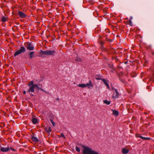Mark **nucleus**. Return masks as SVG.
<instances>
[{
  "label": "nucleus",
  "instance_id": "obj_36",
  "mask_svg": "<svg viewBox=\"0 0 154 154\" xmlns=\"http://www.w3.org/2000/svg\"><path fill=\"white\" fill-rule=\"evenodd\" d=\"M99 38L100 39H101V38H102V37L101 36H99Z\"/></svg>",
  "mask_w": 154,
  "mask_h": 154
},
{
  "label": "nucleus",
  "instance_id": "obj_27",
  "mask_svg": "<svg viewBox=\"0 0 154 154\" xmlns=\"http://www.w3.org/2000/svg\"><path fill=\"white\" fill-rule=\"evenodd\" d=\"M59 136L60 137H62L65 139L66 138L65 136L63 134V133H61V135Z\"/></svg>",
  "mask_w": 154,
  "mask_h": 154
},
{
  "label": "nucleus",
  "instance_id": "obj_16",
  "mask_svg": "<svg viewBox=\"0 0 154 154\" xmlns=\"http://www.w3.org/2000/svg\"><path fill=\"white\" fill-rule=\"evenodd\" d=\"M140 138H141V139H143L144 140H150L151 139V138L149 137H143L142 136L141 137H140Z\"/></svg>",
  "mask_w": 154,
  "mask_h": 154
},
{
  "label": "nucleus",
  "instance_id": "obj_23",
  "mask_svg": "<svg viewBox=\"0 0 154 154\" xmlns=\"http://www.w3.org/2000/svg\"><path fill=\"white\" fill-rule=\"evenodd\" d=\"M106 40L109 42H112L113 41V39H110L108 38H106Z\"/></svg>",
  "mask_w": 154,
  "mask_h": 154
},
{
  "label": "nucleus",
  "instance_id": "obj_31",
  "mask_svg": "<svg viewBox=\"0 0 154 154\" xmlns=\"http://www.w3.org/2000/svg\"><path fill=\"white\" fill-rule=\"evenodd\" d=\"M109 67L110 68L113 69V66L112 64H111L109 65Z\"/></svg>",
  "mask_w": 154,
  "mask_h": 154
},
{
  "label": "nucleus",
  "instance_id": "obj_13",
  "mask_svg": "<svg viewBox=\"0 0 154 154\" xmlns=\"http://www.w3.org/2000/svg\"><path fill=\"white\" fill-rule=\"evenodd\" d=\"M34 51H31L29 54L28 55L31 59H32L34 57Z\"/></svg>",
  "mask_w": 154,
  "mask_h": 154
},
{
  "label": "nucleus",
  "instance_id": "obj_39",
  "mask_svg": "<svg viewBox=\"0 0 154 154\" xmlns=\"http://www.w3.org/2000/svg\"><path fill=\"white\" fill-rule=\"evenodd\" d=\"M153 75H154V73H153Z\"/></svg>",
  "mask_w": 154,
  "mask_h": 154
},
{
  "label": "nucleus",
  "instance_id": "obj_29",
  "mask_svg": "<svg viewBox=\"0 0 154 154\" xmlns=\"http://www.w3.org/2000/svg\"><path fill=\"white\" fill-rule=\"evenodd\" d=\"M120 80L121 81V82H122L123 83H125L126 82L125 80H124V79H122L120 78Z\"/></svg>",
  "mask_w": 154,
  "mask_h": 154
},
{
  "label": "nucleus",
  "instance_id": "obj_32",
  "mask_svg": "<svg viewBox=\"0 0 154 154\" xmlns=\"http://www.w3.org/2000/svg\"><path fill=\"white\" fill-rule=\"evenodd\" d=\"M10 149H11V150H13V151H15H15H16V149H13L12 147H10Z\"/></svg>",
  "mask_w": 154,
  "mask_h": 154
},
{
  "label": "nucleus",
  "instance_id": "obj_35",
  "mask_svg": "<svg viewBox=\"0 0 154 154\" xmlns=\"http://www.w3.org/2000/svg\"><path fill=\"white\" fill-rule=\"evenodd\" d=\"M30 95L32 96H34V95L33 94H32V93H30Z\"/></svg>",
  "mask_w": 154,
  "mask_h": 154
},
{
  "label": "nucleus",
  "instance_id": "obj_25",
  "mask_svg": "<svg viewBox=\"0 0 154 154\" xmlns=\"http://www.w3.org/2000/svg\"><path fill=\"white\" fill-rule=\"evenodd\" d=\"M117 68L120 71H122V68L121 66H118L117 67Z\"/></svg>",
  "mask_w": 154,
  "mask_h": 154
},
{
  "label": "nucleus",
  "instance_id": "obj_30",
  "mask_svg": "<svg viewBox=\"0 0 154 154\" xmlns=\"http://www.w3.org/2000/svg\"><path fill=\"white\" fill-rule=\"evenodd\" d=\"M113 89H114L115 91V92L116 93V95H117V96L118 95H119V94H118V91H117V89H114V88H112Z\"/></svg>",
  "mask_w": 154,
  "mask_h": 154
},
{
  "label": "nucleus",
  "instance_id": "obj_14",
  "mask_svg": "<svg viewBox=\"0 0 154 154\" xmlns=\"http://www.w3.org/2000/svg\"><path fill=\"white\" fill-rule=\"evenodd\" d=\"M32 123L35 124L37 123L38 122L37 119L35 118H32Z\"/></svg>",
  "mask_w": 154,
  "mask_h": 154
},
{
  "label": "nucleus",
  "instance_id": "obj_28",
  "mask_svg": "<svg viewBox=\"0 0 154 154\" xmlns=\"http://www.w3.org/2000/svg\"><path fill=\"white\" fill-rule=\"evenodd\" d=\"M136 136L137 137L140 138V137H141V136L139 134H136Z\"/></svg>",
  "mask_w": 154,
  "mask_h": 154
},
{
  "label": "nucleus",
  "instance_id": "obj_33",
  "mask_svg": "<svg viewBox=\"0 0 154 154\" xmlns=\"http://www.w3.org/2000/svg\"><path fill=\"white\" fill-rule=\"evenodd\" d=\"M26 92L25 91H23V93L24 94H26Z\"/></svg>",
  "mask_w": 154,
  "mask_h": 154
},
{
  "label": "nucleus",
  "instance_id": "obj_7",
  "mask_svg": "<svg viewBox=\"0 0 154 154\" xmlns=\"http://www.w3.org/2000/svg\"><path fill=\"white\" fill-rule=\"evenodd\" d=\"M102 80L104 84L107 86V88L108 89H109L110 87L107 82V81L108 82V81H106L104 79H102Z\"/></svg>",
  "mask_w": 154,
  "mask_h": 154
},
{
  "label": "nucleus",
  "instance_id": "obj_8",
  "mask_svg": "<svg viewBox=\"0 0 154 154\" xmlns=\"http://www.w3.org/2000/svg\"><path fill=\"white\" fill-rule=\"evenodd\" d=\"M31 139L34 142H38L39 141L38 139L34 136H32Z\"/></svg>",
  "mask_w": 154,
  "mask_h": 154
},
{
  "label": "nucleus",
  "instance_id": "obj_20",
  "mask_svg": "<svg viewBox=\"0 0 154 154\" xmlns=\"http://www.w3.org/2000/svg\"><path fill=\"white\" fill-rule=\"evenodd\" d=\"M50 121L51 122V123L53 126H55V125H56L55 123L53 121V120L52 119H50Z\"/></svg>",
  "mask_w": 154,
  "mask_h": 154
},
{
  "label": "nucleus",
  "instance_id": "obj_19",
  "mask_svg": "<svg viewBox=\"0 0 154 154\" xmlns=\"http://www.w3.org/2000/svg\"><path fill=\"white\" fill-rule=\"evenodd\" d=\"M78 86L79 87H82V88H84L85 87V84H79L78 85Z\"/></svg>",
  "mask_w": 154,
  "mask_h": 154
},
{
  "label": "nucleus",
  "instance_id": "obj_4",
  "mask_svg": "<svg viewBox=\"0 0 154 154\" xmlns=\"http://www.w3.org/2000/svg\"><path fill=\"white\" fill-rule=\"evenodd\" d=\"M27 45L25 46L27 50L29 51H32L34 50V47L31 42H27Z\"/></svg>",
  "mask_w": 154,
  "mask_h": 154
},
{
  "label": "nucleus",
  "instance_id": "obj_17",
  "mask_svg": "<svg viewBox=\"0 0 154 154\" xmlns=\"http://www.w3.org/2000/svg\"><path fill=\"white\" fill-rule=\"evenodd\" d=\"M95 78L97 80H102V79H101V76L99 75H96L95 77Z\"/></svg>",
  "mask_w": 154,
  "mask_h": 154
},
{
  "label": "nucleus",
  "instance_id": "obj_10",
  "mask_svg": "<svg viewBox=\"0 0 154 154\" xmlns=\"http://www.w3.org/2000/svg\"><path fill=\"white\" fill-rule=\"evenodd\" d=\"M45 130L48 133H50L51 130V127H48L45 128Z\"/></svg>",
  "mask_w": 154,
  "mask_h": 154
},
{
  "label": "nucleus",
  "instance_id": "obj_12",
  "mask_svg": "<svg viewBox=\"0 0 154 154\" xmlns=\"http://www.w3.org/2000/svg\"><path fill=\"white\" fill-rule=\"evenodd\" d=\"M1 20L2 22H5L8 21V19L6 17L3 16L1 18Z\"/></svg>",
  "mask_w": 154,
  "mask_h": 154
},
{
  "label": "nucleus",
  "instance_id": "obj_1",
  "mask_svg": "<svg viewBox=\"0 0 154 154\" xmlns=\"http://www.w3.org/2000/svg\"><path fill=\"white\" fill-rule=\"evenodd\" d=\"M28 86L29 87V88L27 91V92L29 93H34L35 92V88H36L37 89L40 90L42 91L46 92L45 91H44L41 88L39 87L37 84H34V82L33 81L29 82V84H28Z\"/></svg>",
  "mask_w": 154,
  "mask_h": 154
},
{
  "label": "nucleus",
  "instance_id": "obj_5",
  "mask_svg": "<svg viewBox=\"0 0 154 154\" xmlns=\"http://www.w3.org/2000/svg\"><path fill=\"white\" fill-rule=\"evenodd\" d=\"M18 14L19 16V17L22 18H25L26 17V15L22 11H19L18 13Z\"/></svg>",
  "mask_w": 154,
  "mask_h": 154
},
{
  "label": "nucleus",
  "instance_id": "obj_38",
  "mask_svg": "<svg viewBox=\"0 0 154 154\" xmlns=\"http://www.w3.org/2000/svg\"><path fill=\"white\" fill-rule=\"evenodd\" d=\"M117 37H119V36L118 35H117Z\"/></svg>",
  "mask_w": 154,
  "mask_h": 154
},
{
  "label": "nucleus",
  "instance_id": "obj_21",
  "mask_svg": "<svg viewBox=\"0 0 154 154\" xmlns=\"http://www.w3.org/2000/svg\"><path fill=\"white\" fill-rule=\"evenodd\" d=\"M128 23L131 26H132L133 24H132V22H131V18H130L129 20L128 21Z\"/></svg>",
  "mask_w": 154,
  "mask_h": 154
},
{
  "label": "nucleus",
  "instance_id": "obj_9",
  "mask_svg": "<svg viewBox=\"0 0 154 154\" xmlns=\"http://www.w3.org/2000/svg\"><path fill=\"white\" fill-rule=\"evenodd\" d=\"M85 87L88 86V88H89L90 87H93V85L92 84L90 80L89 81V83H87L86 84H85Z\"/></svg>",
  "mask_w": 154,
  "mask_h": 154
},
{
  "label": "nucleus",
  "instance_id": "obj_24",
  "mask_svg": "<svg viewBox=\"0 0 154 154\" xmlns=\"http://www.w3.org/2000/svg\"><path fill=\"white\" fill-rule=\"evenodd\" d=\"M104 42L103 41H101L100 42V44L101 46V47H103V44H104Z\"/></svg>",
  "mask_w": 154,
  "mask_h": 154
},
{
  "label": "nucleus",
  "instance_id": "obj_22",
  "mask_svg": "<svg viewBox=\"0 0 154 154\" xmlns=\"http://www.w3.org/2000/svg\"><path fill=\"white\" fill-rule=\"evenodd\" d=\"M75 61H77L79 62H81L82 61V59L79 58H77L75 60Z\"/></svg>",
  "mask_w": 154,
  "mask_h": 154
},
{
  "label": "nucleus",
  "instance_id": "obj_18",
  "mask_svg": "<svg viewBox=\"0 0 154 154\" xmlns=\"http://www.w3.org/2000/svg\"><path fill=\"white\" fill-rule=\"evenodd\" d=\"M103 103L107 105H109L110 104L111 102L109 101H108L107 100H103Z\"/></svg>",
  "mask_w": 154,
  "mask_h": 154
},
{
  "label": "nucleus",
  "instance_id": "obj_3",
  "mask_svg": "<svg viewBox=\"0 0 154 154\" xmlns=\"http://www.w3.org/2000/svg\"><path fill=\"white\" fill-rule=\"evenodd\" d=\"M26 49L23 46H22L20 48V49L17 51L14 54V56L15 57L22 53H23L26 51Z\"/></svg>",
  "mask_w": 154,
  "mask_h": 154
},
{
  "label": "nucleus",
  "instance_id": "obj_2",
  "mask_svg": "<svg viewBox=\"0 0 154 154\" xmlns=\"http://www.w3.org/2000/svg\"><path fill=\"white\" fill-rule=\"evenodd\" d=\"M56 53L55 51L54 50H46L43 51L41 50L39 52V54L42 55H52L54 56V55Z\"/></svg>",
  "mask_w": 154,
  "mask_h": 154
},
{
  "label": "nucleus",
  "instance_id": "obj_37",
  "mask_svg": "<svg viewBox=\"0 0 154 154\" xmlns=\"http://www.w3.org/2000/svg\"><path fill=\"white\" fill-rule=\"evenodd\" d=\"M152 54L154 56V52H152Z\"/></svg>",
  "mask_w": 154,
  "mask_h": 154
},
{
  "label": "nucleus",
  "instance_id": "obj_11",
  "mask_svg": "<svg viewBox=\"0 0 154 154\" xmlns=\"http://www.w3.org/2000/svg\"><path fill=\"white\" fill-rule=\"evenodd\" d=\"M129 150L125 148H123L122 149V153L124 154H128L129 152Z\"/></svg>",
  "mask_w": 154,
  "mask_h": 154
},
{
  "label": "nucleus",
  "instance_id": "obj_34",
  "mask_svg": "<svg viewBox=\"0 0 154 154\" xmlns=\"http://www.w3.org/2000/svg\"><path fill=\"white\" fill-rule=\"evenodd\" d=\"M59 100L60 99H59V98H57L56 99V100H57V101H59Z\"/></svg>",
  "mask_w": 154,
  "mask_h": 154
},
{
  "label": "nucleus",
  "instance_id": "obj_6",
  "mask_svg": "<svg viewBox=\"0 0 154 154\" xmlns=\"http://www.w3.org/2000/svg\"><path fill=\"white\" fill-rule=\"evenodd\" d=\"M10 149V148L9 147L6 148L1 147L0 150L3 152H7L9 151Z\"/></svg>",
  "mask_w": 154,
  "mask_h": 154
},
{
  "label": "nucleus",
  "instance_id": "obj_15",
  "mask_svg": "<svg viewBox=\"0 0 154 154\" xmlns=\"http://www.w3.org/2000/svg\"><path fill=\"white\" fill-rule=\"evenodd\" d=\"M113 111L112 114L116 116H118L119 115V112L118 111L114 110H112Z\"/></svg>",
  "mask_w": 154,
  "mask_h": 154
},
{
  "label": "nucleus",
  "instance_id": "obj_26",
  "mask_svg": "<svg viewBox=\"0 0 154 154\" xmlns=\"http://www.w3.org/2000/svg\"><path fill=\"white\" fill-rule=\"evenodd\" d=\"M75 149H76V151H77L78 152H80V149H79V148L77 146H76Z\"/></svg>",
  "mask_w": 154,
  "mask_h": 154
}]
</instances>
